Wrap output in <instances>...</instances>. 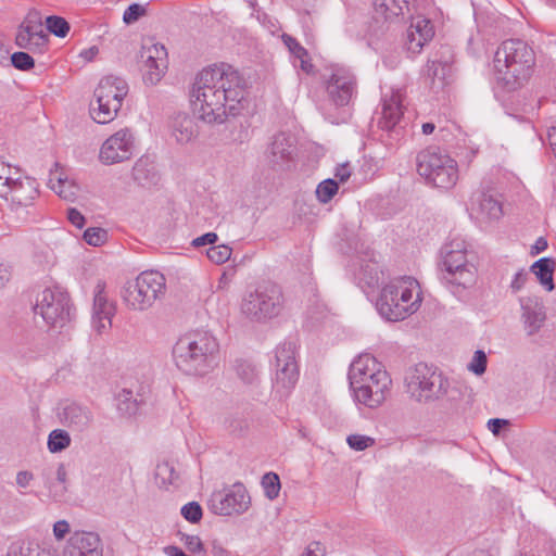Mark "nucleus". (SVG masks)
I'll return each instance as SVG.
<instances>
[{
	"instance_id": "nucleus-1",
	"label": "nucleus",
	"mask_w": 556,
	"mask_h": 556,
	"mask_svg": "<svg viewBox=\"0 0 556 556\" xmlns=\"http://www.w3.org/2000/svg\"><path fill=\"white\" fill-rule=\"evenodd\" d=\"M191 102L199 118L223 124L242 110L244 79L232 66L222 64L201 71L193 83Z\"/></svg>"
},
{
	"instance_id": "nucleus-2",
	"label": "nucleus",
	"mask_w": 556,
	"mask_h": 556,
	"mask_svg": "<svg viewBox=\"0 0 556 556\" xmlns=\"http://www.w3.org/2000/svg\"><path fill=\"white\" fill-rule=\"evenodd\" d=\"M406 392L418 403L441 402L445 410L458 408L460 390L451 386L443 372L426 363H418L405 375Z\"/></svg>"
},
{
	"instance_id": "nucleus-3",
	"label": "nucleus",
	"mask_w": 556,
	"mask_h": 556,
	"mask_svg": "<svg viewBox=\"0 0 556 556\" xmlns=\"http://www.w3.org/2000/svg\"><path fill=\"white\" fill-rule=\"evenodd\" d=\"M535 65V53L520 39H508L501 43L494 55L497 86L511 92L523 86Z\"/></svg>"
},
{
	"instance_id": "nucleus-4",
	"label": "nucleus",
	"mask_w": 556,
	"mask_h": 556,
	"mask_svg": "<svg viewBox=\"0 0 556 556\" xmlns=\"http://www.w3.org/2000/svg\"><path fill=\"white\" fill-rule=\"evenodd\" d=\"M219 345L208 331H190L173 348L176 366L188 375L204 376L218 364Z\"/></svg>"
},
{
	"instance_id": "nucleus-5",
	"label": "nucleus",
	"mask_w": 556,
	"mask_h": 556,
	"mask_svg": "<svg viewBox=\"0 0 556 556\" xmlns=\"http://www.w3.org/2000/svg\"><path fill=\"white\" fill-rule=\"evenodd\" d=\"M350 388L355 400L370 408L378 407L386 400L391 379L381 364L370 354L359 355L349 369Z\"/></svg>"
},
{
	"instance_id": "nucleus-6",
	"label": "nucleus",
	"mask_w": 556,
	"mask_h": 556,
	"mask_svg": "<svg viewBox=\"0 0 556 556\" xmlns=\"http://www.w3.org/2000/svg\"><path fill=\"white\" fill-rule=\"evenodd\" d=\"M418 281L408 276L395 278L386 285L376 302L380 316L389 321H399L415 313L419 307V294L413 300Z\"/></svg>"
},
{
	"instance_id": "nucleus-7",
	"label": "nucleus",
	"mask_w": 556,
	"mask_h": 556,
	"mask_svg": "<svg viewBox=\"0 0 556 556\" xmlns=\"http://www.w3.org/2000/svg\"><path fill=\"white\" fill-rule=\"evenodd\" d=\"M417 173L428 185L450 189L458 180V167L445 151L438 147H429L416 156Z\"/></svg>"
},
{
	"instance_id": "nucleus-8",
	"label": "nucleus",
	"mask_w": 556,
	"mask_h": 556,
	"mask_svg": "<svg viewBox=\"0 0 556 556\" xmlns=\"http://www.w3.org/2000/svg\"><path fill=\"white\" fill-rule=\"evenodd\" d=\"M441 280L457 289H467L476 283L477 268L467 257L464 240L455 239L446 243L442 250Z\"/></svg>"
},
{
	"instance_id": "nucleus-9",
	"label": "nucleus",
	"mask_w": 556,
	"mask_h": 556,
	"mask_svg": "<svg viewBox=\"0 0 556 556\" xmlns=\"http://www.w3.org/2000/svg\"><path fill=\"white\" fill-rule=\"evenodd\" d=\"M283 305L281 288L273 282H265L249 292L242 303L241 312L253 321H265L279 315Z\"/></svg>"
},
{
	"instance_id": "nucleus-10",
	"label": "nucleus",
	"mask_w": 556,
	"mask_h": 556,
	"mask_svg": "<svg viewBox=\"0 0 556 556\" xmlns=\"http://www.w3.org/2000/svg\"><path fill=\"white\" fill-rule=\"evenodd\" d=\"M165 292V277L156 270L141 273L123 290L126 305L136 311H144L153 305Z\"/></svg>"
},
{
	"instance_id": "nucleus-11",
	"label": "nucleus",
	"mask_w": 556,
	"mask_h": 556,
	"mask_svg": "<svg viewBox=\"0 0 556 556\" xmlns=\"http://www.w3.org/2000/svg\"><path fill=\"white\" fill-rule=\"evenodd\" d=\"M34 311L47 325L62 328L72 318L70 295L60 288H46L38 294Z\"/></svg>"
},
{
	"instance_id": "nucleus-12",
	"label": "nucleus",
	"mask_w": 556,
	"mask_h": 556,
	"mask_svg": "<svg viewBox=\"0 0 556 556\" xmlns=\"http://www.w3.org/2000/svg\"><path fill=\"white\" fill-rule=\"evenodd\" d=\"M295 344L286 341L276 349V380L275 391L280 400L287 397L299 380V366L295 359Z\"/></svg>"
},
{
	"instance_id": "nucleus-13",
	"label": "nucleus",
	"mask_w": 556,
	"mask_h": 556,
	"mask_svg": "<svg viewBox=\"0 0 556 556\" xmlns=\"http://www.w3.org/2000/svg\"><path fill=\"white\" fill-rule=\"evenodd\" d=\"M211 510L220 516L243 514L251 505V497L245 486L237 482L225 491H217L211 495L208 501Z\"/></svg>"
},
{
	"instance_id": "nucleus-14",
	"label": "nucleus",
	"mask_w": 556,
	"mask_h": 556,
	"mask_svg": "<svg viewBox=\"0 0 556 556\" xmlns=\"http://www.w3.org/2000/svg\"><path fill=\"white\" fill-rule=\"evenodd\" d=\"M139 62L143 73V80L149 85H156L167 68V51L161 43L143 45L139 52Z\"/></svg>"
},
{
	"instance_id": "nucleus-15",
	"label": "nucleus",
	"mask_w": 556,
	"mask_h": 556,
	"mask_svg": "<svg viewBox=\"0 0 556 556\" xmlns=\"http://www.w3.org/2000/svg\"><path fill=\"white\" fill-rule=\"evenodd\" d=\"M135 137L128 129H121L109 137L100 150L102 163L111 165L129 160L135 149Z\"/></svg>"
},
{
	"instance_id": "nucleus-16",
	"label": "nucleus",
	"mask_w": 556,
	"mask_h": 556,
	"mask_svg": "<svg viewBox=\"0 0 556 556\" xmlns=\"http://www.w3.org/2000/svg\"><path fill=\"white\" fill-rule=\"evenodd\" d=\"M328 100L336 106H345L356 92L355 76L346 68L337 67L327 80Z\"/></svg>"
},
{
	"instance_id": "nucleus-17",
	"label": "nucleus",
	"mask_w": 556,
	"mask_h": 556,
	"mask_svg": "<svg viewBox=\"0 0 556 556\" xmlns=\"http://www.w3.org/2000/svg\"><path fill=\"white\" fill-rule=\"evenodd\" d=\"M49 40L37 12L29 13L16 34L15 43L33 52H41Z\"/></svg>"
},
{
	"instance_id": "nucleus-18",
	"label": "nucleus",
	"mask_w": 556,
	"mask_h": 556,
	"mask_svg": "<svg viewBox=\"0 0 556 556\" xmlns=\"http://www.w3.org/2000/svg\"><path fill=\"white\" fill-rule=\"evenodd\" d=\"M453 52L447 46L440 50L428 61L427 76L431 79V88L435 91L443 89L452 75Z\"/></svg>"
},
{
	"instance_id": "nucleus-19",
	"label": "nucleus",
	"mask_w": 556,
	"mask_h": 556,
	"mask_svg": "<svg viewBox=\"0 0 556 556\" xmlns=\"http://www.w3.org/2000/svg\"><path fill=\"white\" fill-rule=\"evenodd\" d=\"M402 94L400 91H394L381 101V110L377 112V126L379 129L400 135V122L403 116Z\"/></svg>"
},
{
	"instance_id": "nucleus-20",
	"label": "nucleus",
	"mask_w": 556,
	"mask_h": 556,
	"mask_svg": "<svg viewBox=\"0 0 556 556\" xmlns=\"http://www.w3.org/2000/svg\"><path fill=\"white\" fill-rule=\"evenodd\" d=\"M100 536L94 532L76 531L71 534L63 556H103Z\"/></svg>"
},
{
	"instance_id": "nucleus-21",
	"label": "nucleus",
	"mask_w": 556,
	"mask_h": 556,
	"mask_svg": "<svg viewBox=\"0 0 556 556\" xmlns=\"http://www.w3.org/2000/svg\"><path fill=\"white\" fill-rule=\"evenodd\" d=\"M521 320L528 336L540 331L546 319L545 307L541 298L528 295L519 298Z\"/></svg>"
},
{
	"instance_id": "nucleus-22",
	"label": "nucleus",
	"mask_w": 556,
	"mask_h": 556,
	"mask_svg": "<svg viewBox=\"0 0 556 556\" xmlns=\"http://www.w3.org/2000/svg\"><path fill=\"white\" fill-rule=\"evenodd\" d=\"M104 290L105 283L98 281L93 295L92 326L99 333L111 327L115 314V305L108 300Z\"/></svg>"
},
{
	"instance_id": "nucleus-23",
	"label": "nucleus",
	"mask_w": 556,
	"mask_h": 556,
	"mask_svg": "<svg viewBox=\"0 0 556 556\" xmlns=\"http://www.w3.org/2000/svg\"><path fill=\"white\" fill-rule=\"evenodd\" d=\"M38 184L36 179L23 176L21 173L20 179L9 187V192L5 197H2L7 201L11 202V206L14 210L20 207H27L33 204L34 200L38 197Z\"/></svg>"
},
{
	"instance_id": "nucleus-24",
	"label": "nucleus",
	"mask_w": 556,
	"mask_h": 556,
	"mask_svg": "<svg viewBox=\"0 0 556 556\" xmlns=\"http://www.w3.org/2000/svg\"><path fill=\"white\" fill-rule=\"evenodd\" d=\"M293 151V137L286 132H279L274 136L267 150L266 157L274 168L283 169L291 162Z\"/></svg>"
},
{
	"instance_id": "nucleus-25",
	"label": "nucleus",
	"mask_w": 556,
	"mask_h": 556,
	"mask_svg": "<svg viewBox=\"0 0 556 556\" xmlns=\"http://www.w3.org/2000/svg\"><path fill=\"white\" fill-rule=\"evenodd\" d=\"M40 478L43 486L48 490V496L55 502L62 501L67 493V471L64 464L43 467Z\"/></svg>"
},
{
	"instance_id": "nucleus-26",
	"label": "nucleus",
	"mask_w": 556,
	"mask_h": 556,
	"mask_svg": "<svg viewBox=\"0 0 556 556\" xmlns=\"http://www.w3.org/2000/svg\"><path fill=\"white\" fill-rule=\"evenodd\" d=\"M471 214L484 223L498 220L503 215L502 203L492 194L478 191L471 198Z\"/></svg>"
},
{
	"instance_id": "nucleus-27",
	"label": "nucleus",
	"mask_w": 556,
	"mask_h": 556,
	"mask_svg": "<svg viewBox=\"0 0 556 556\" xmlns=\"http://www.w3.org/2000/svg\"><path fill=\"white\" fill-rule=\"evenodd\" d=\"M60 417L67 428L77 432L87 430L93 421V414L90 408L76 402L66 404Z\"/></svg>"
},
{
	"instance_id": "nucleus-28",
	"label": "nucleus",
	"mask_w": 556,
	"mask_h": 556,
	"mask_svg": "<svg viewBox=\"0 0 556 556\" xmlns=\"http://www.w3.org/2000/svg\"><path fill=\"white\" fill-rule=\"evenodd\" d=\"M128 93V85L125 79L109 75L103 77L94 90V98L100 101L112 102L114 105L123 103L124 98Z\"/></svg>"
},
{
	"instance_id": "nucleus-29",
	"label": "nucleus",
	"mask_w": 556,
	"mask_h": 556,
	"mask_svg": "<svg viewBox=\"0 0 556 556\" xmlns=\"http://www.w3.org/2000/svg\"><path fill=\"white\" fill-rule=\"evenodd\" d=\"M416 0H374V8L377 15L386 21L402 16L413 17Z\"/></svg>"
},
{
	"instance_id": "nucleus-30",
	"label": "nucleus",
	"mask_w": 556,
	"mask_h": 556,
	"mask_svg": "<svg viewBox=\"0 0 556 556\" xmlns=\"http://www.w3.org/2000/svg\"><path fill=\"white\" fill-rule=\"evenodd\" d=\"M134 179L142 187H151L160 181L154 162L147 155L141 156L132 167Z\"/></svg>"
},
{
	"instance_id": "nucleus-31",
	"label": "nucleus",
	"mask_w": 556,
	"mask_h": 556,
	"mask_svg": "<svg viewBox=\"0 0 556 556\" xmlns=\"http://www.w3.org/2000/svg\"><path fill=\"white\" fill-rule=\"evenodd\" d=\"M172 134L178 143H188L198 134L197 124L187 114H177L172 122Z\"/></svg>"
},
{
	"instance_id": "nucleus-32",
	"label": "nucleus",
	"mask_w": 556,
	"mask_h": 556,
	"mask_svg": "<svg viewBox=\"0 0 556 556\" xmlns=\"http://www.w3.org/2000/svg\"><path fill=\"white\" fill-rule=\"evenodd\" d=\"M530 270L535 275L539 282L546 291L551 292L555 289L553 280L555 261L552 257H542L535 261L531 265Z\"/></svg>"
},
{
	"instance_id": "nucleus-33",
	"label": "nucleus",
	"mask_w": 556,
	"mask_h": 556,
	"mask_svg": "<svg viewBox=\"0 0 556 556\" xmlns=\"http://www.w3.org/2000/svg\"><path fill=\"white\" fill-rule=\"evenodd\" d=\"M48 185L50 188L66 201H74L76 198L77 187L66 177H63L58 169L50 172Z\"/></svg>"
},
{
	"instance_id": "nucleus-34",
	"label": "nucleus",
	"mask_w": 556,
	"mask_h": 556,
	"mask_svg": "<svg viewBox=\"0 0 556 556\" xmlns=\"http://www.w3.org/2000/svg\"><path fill=\"white\" fill-rule=\"evenodd\" d=\"M383 276L380 265L375 261H369L361 265L358 279L359 282L363 283V287L369 289L379 287L380 283L383 282Z\"/></svg>"
},
{
	"instance_id": "nucleus-35",
	"label": "nucleus",
	"mask_w": 556,
	"mask_h": 556,
	"mask_svg": "<svg viewBox=\"0 0 556 556\" xmlns=\"http://www.w3.org/2000/svg\"><path fill=\"white\" fill-rule=\"evenodd\" d=\"M121 108V104L114 105L110 101H100L99 98H96V102L91 103L90 114L93 121L98 124H106L114 119Z\"/></svg>"
},
{
	"instance_id": "nucleus-36",
	"label": "nucleus",
	"mask_w": 556,
	"mask_h": 556,
	"mask_svg": "<svg viewBox=\"0 0 556 556\" xmlns=\"http://www.w3.org/2000/svg\"><path fill=\"white\" fill-rule=\"evenodd\" d=\"M235 370L237 377L244 383L245 386L255 389L260 384V369L255 364L250 361L239 359L236 362Z\"/></svg>"
},
{
	"instance_id": "nucleus-37",
	"label": "nucleus",
	"mask_w": 556,
	"mask_h": 556,
	"mask_svg": "<svg viewBox=\"0 0 556 556\" xmlns=\"http://www.w3.org/2000/svg\"><path fill=\"white\" fill-rule=\"evenodd\" d=\"M7 556H46V554L35 542L16 541L10 545Z\"/></svg>"
},
{
	"instance_id": "nucleus-38",
	"label": "nucleus",
	"mask_w": 556,
	"mask_h": 556,
	"mask_svg": "<svg viewBox=\"0 0 556 556\" xmlns=\"http://www.w3.org/2000/svg\"><path fill=\"white\" fill-rule=\"evenodd\" d=\"M433 38V33L427 28L424 34L417 35L414 29L408 28L405 48L412 54H418L421 52L424 46Z\"/></svg>"
},
{
	"instance_id": "nucleus-39",
	"label": "nucleus",
	"mask_w": 556,
	"mask_h": 556,
	"mask_svg": "<svg viewBox=\"0 0 556 556\" xmlns=\"http://www.w3.org/2000/svg\"><path fill=\"white\" fill-rule=\"evenodd\" d=\"M21 170L0 160V197H5L9 187L20 179Z\"/></svg>"
},
{
	"instance_id": "nucleus-40",
	"label": "nucleus",
	"mask_w": 556,
	"mask_h": 556,
	"mask_svg": "<svg viewBox=\"0 0 556 556\" xmlns=\"http://www.w3.org/2000/svg\"><path fill=\"white\" fill-rule=\"evenodd\" d=\"M71 444L70 434L62 429H55L48 437V448L51 453H59Z\"/></svg>"
},
{
	"instance_id": "nucleus-41",
	"label": "nucleus",
	"mask_w": 556,
	"mask_h": 556,
	"mask_svg": "<svg viewBox=\"0 0 556 556\" xmlns=\"http://www.w3.org/2000/svg\"><path fill=\"white\" fill-rule=\"evenodd\" d=\"M68 22L61 16L50 15L46 18V31H49L56 37L64 38L70 31Z\"/></svg>"
},
{
	"instance_id": "nucleus-42",
	"label": "nucleus",
	"mask_w": 556,
	"mask_h": 556,
	"mask_svg": "<svg viewBox=\"0 0 556 556\" xmlns=\"http://www.w3.org/2000/svg\"><path fill=\"white\" fill-rule=\"evenodd\" d=\"M339 190V184L337 180L328 178L318 184L316 188V197L319 202L328 203Z\"/></svg>"
},
{
	"instance_id": "nucleus-43",
	"label": "nucleus",
	"mask_w": 556,
	"mask_h": 556,
	"mask_svg": "<svg viewBox=\"0 0 556 556\" xmlns=\"http://www.w3.org/2000/svg\"><path fill=\"white\" fill-rule=\"evenodd\" d=\"M262 486L267 498H277L281 489L279 476L273 471L265 473L262 478Z\"/></svg>"
},
{
	"instance_id": "nucleus-44",
	"label": "nucleus",
	"mask_w": 556,
	"mask_h": 556,
	"mask_svg": "<svg viewBox=\"0 0 556 556\" xmlns=\"http://www.w3.org/2000/svg\"><path fill=\"white\" fill-rule=\"evenodd\" d=\"M225 427L236 435L243 434L248 427V419L241 413H233L226 417Z\"/></svg>"
},
{
	"instance_id": "nucleus-45",
	"label": "nucleus",
	"mask_w": 556,
	"mask_h": 556,
	"mask_svg": "<svg viewBox=\"0 0 556 556\" xmlns=\"http://www.w3.org/2000/svg\"><path fill=\"white\" fill-rule=\"evenodd\" d=\"M232 250L226 244L212 245L206 250L207 257L215 264H223L231 256Z\"/></svg>"
},
{
	"instance_id": "nucleus-46",
	"label": "nucleus",
	"mask_w": 556,
	"mask_h": 556,
	"mask_svg": "<svg viewBox=\"0 0 556 556\" xmlns=\"http://www.w3.org/2000/svg\"><path fill=\"white\" fill-rule=\"evenodd\" d=\"M132 392L124 389L118 396V409L126 415H135L138 412L137 400H131Z\"/></svg>"
},
{
	"instance_id": "nucleus-47",
	"label": "nucleus",
	"mask_w": 556,
	"mask_h": 556,
	"mask_svg": "<svg viewBox=\"0 0 556 556\" xmlns=\"http://www.w3.org/2000/svg\"><path fill=\"white\" fill-rule=\"evenodd\" d=\"M84 240L92 247H100L108 239V231L100 227L87 228L83 236Z\"/></svg>"
},
{
	"instance_id": "nucleus-48",
	"label": "nucleus",
	"mask_w": 556,
	"mask_h": 556,
	"mask_svg": "<svg viewBox=\"0 0 556 556\" xmlns=\"http://www.w3.org/2000/svg\"><path fill=\"white\" fill-rule=\"evenodd\" d=\"M11 64L18 71H29L35 66L34 58L27 52L18 51L14 52L10 56Z\"/></svg>"
},
{
	"instance_id": "nucleus-49",
	"label": "nucleus",
	"mask_w": 556,
	"mask_h": 556,
	"mask_svg": "<svg viewBox=\"0 0 556 556\" xmlns=\"http://www.w3.org/2000/svg\"><path fill=\"white\" fill-rule=\"evenodd\" d=\"M180 541L184 543L186 548L192 554H200L204 552V544L201 541L200 536L193 534H187L184 532H178Z\"/></svg>"
},
{
	"instance_id": "nucleus-50",
	"label": "nucleus",
	"mask_w": 556,
	"mask_h": 556,
	"mask_svg": "<svg viewBox=\"0 0 556 556\" xmlns=\"http://www.w3.org/2000/svg\"><path fill=\"white\" fill-rule=\"evenodd\" d=\"M180 513L182 517L191 523H198L203 516L202 507L198 502H190L184 505Z\"/></svg>"
},
{
	"instance_id": "nucleus-51",
	"label": "nucleus",
	"mask_w": 556,
	"mask_h": 556,
	"mask_svg": "<svg viewBox=\"0 0 556 556\" xmlns=\"http://www.w3.org/2000/svg\"><path fill=\"white\" fill-rule=\"evenodd\" d=\"M346 443L354 451H364L375 444V439L364 434H350Z\"/></svg>"
},
{
	"instance_id": "nucleus-52",
	"label": "nucleus",
	"mask_w": 556,
	"mask_h": 556,
	"mask_svg": "<svg viewBox=\"0 0 556 556\" xmlns=\"http://www.w3.org/2000/svg\"><path fill=\"white\" fill-rule=\"evenodd\" d=\"M281 39L294 58H308L307 50L294 37L285 33Z\"/></svg>"
},
{
	"instance_id": "nucleus-53",
	"label": "nucleus",
	"mask_w": 556,
	"mask_h": 556,
	"mask_svg": "<svg viewBox=\"0 0 556 556\" xmlns=\"http://www.w3.org/2000/svg\"><path fill=\"white\" fill-rule=\"evenodd\" d=\"M146 14H147L146 5H142L140 3H131L124 11L123 21L127 25H130V24L137 22L140 17L144 16Z\"/></svg>"
},
{
	"instance_id": "nucleus-54",
	"label": "nucleus",
	"mask_w": 556,
	"mask_h": 556,
	"mask_svg": "<svg viewBox=\"0 0 556 556\" xmlns=\"http://www.w3.org/2000/svg\"><path fill=\"white\" fill-rule=\"evenodd\" d=\"M488 365V358L483 351L478 350L475 352L473 357L468 365V369L473 374L480 376L485 372Z\"/></svg>"
},
{
	"instance_id": "nucleus-55",
	"label": "nucleus",
	"mask_w": 556,
	"mask_h": 556,
	"mask_svg": "<svg viewBox=\"0 0 556 556\" xmlns=\"http://www.w3.org/2000/svg\"><path fill=\"white\" fill-rule=\"evenodd\" d=\"M34 473L29 470H20L15 477V483L20 489L21 494H26L27 492L23 491L30 486L34 481Z\"/></svg>"
},
{
	"instance_id": "nucleus-56",
	"label": "nucleus",
	"mask_w": 556,
	"mask_h": 556,
	"mask_svg": "<svg viewBox=\"0 0 556 556\" xmlns=\"http://www.w3.org/2000/svg\"><path fill=\"white\" fill-rule=\"evenodd\" d=\"M529 275L525 269L517 271L510 282V290L513 293L519 292L527 283Z\"/></svg>"
},
{
	"instance_id": "nucleus-57",
	"label": "nucleus",
	"mask_w": 556,
	"mask_h": 556,
	"mask_svg": "<svg viewBox=\"0 0 556 556\" xmlns=\"http://www.w3.org/2000/svg\"><path fill=\"white\" fill-rule=\"evenodd\" d=\"M218 240V236L215 232H206L198 238H194L191 242L192 247L200 248L204 245H214Z\"/></svg>"
},
{
	"instance_id": "nucleus-58",
	"label": "nucleus",
	"mask_w": 556,
	"mask_h": 556,
	"mask_svg": "<svg viewBox=\"0 0 556 556\" xmlns=\"http://www.w3.org/2000/svg\"><path fill=\"white\" fill-rule=\"evenodd\" d=\"M326 547L318 541L311 542L301 556H326Z\"/></svg>"
},
{
	"instance_id": "nucleus-59",
	"label": "nucleus",
	"mask_w": 556,
	"mask_h": 556,
	"mask_svg": "<svg viewBox=\"0 0 556 556\" xmlns=\"http://www.w3.org/2000/svg\"><path fill=\"white\" fill-rule=\"evenodd\" d=\"M67 219L72 225L79 229H81L86 223L85 216L74 207L67 210Z\"/></svg>"
},
{
	"instance_id": "nucleus-60",
	"label": "nucleus",
	"mask_w": 556,
	"mask_h": 556,
	"mask_svg": "<svg viewBox=\"0 0 556 556\" xmlns=\"http://www.w3.org/2000/svg\"><path fill=\"white\" fill-rule=\"evenodd\" d=\"M410 29H414V31L419 35L424 34L427 28L430 29V33L434 34L433 26L431 22L427 18L418 17L415 23H412L409 26Z\"/></svg>"
},
{
	"instance_id": "nucleus-61",
	"label": "nucleus",
	"mask_w": 556,
	"mask_h": 556,
	"mask_svg": "<svg viewBox=\"0 0 556 556\" xmlns=\"http://www.w3.org/2000/svg\"><path fill=\"white\" fill-rule=\"evenodd\" d=\"M351 174H352V172H351L350 163L340 164L336 167V170H334V177L340 182H345L351 177Z\"/></svg>"
},
{
	"instance_id": "nucleus-62",
	"label": "nucleus",
	"mask_w": 556,
	"mask_h": 556,
	"mask_svg": "<svg viewBox=\"0 0 556 556\" xmlns=\"http://www.w3.org/2000/svg\"><path fill=\"white\" fill-rule=\"evenodd\" d=\"M509 425L507 419L492 418L488 421V429L494 434L498 435L502 429Z\"/></svg>"
},
{
	"instance_id": "nucleus-63",
	"label": "nucleus",
	"mask_w": 556,
	"mask_h": 556,
	"mask_svg": "<svg viewBox=\"0 0 556 556\" xmlns=\"http://www.w3.org/2000/svg\"><path fill=\"white\" fill-rule=\"evenodd\" d=\"M12 275V267L9 263L0 262V290L7 285Z\"/></svg>"
},
{
	"instance_id": "nucleus-64",
	"label": "nucleus",
	"mask_w": 556,
	"mask_h": 556,
	"mask_svg": "<svg viewBox=\"0 0 556 556\" xmlns=\"http://www.w3.org/2000/svg\"><path fill=\"white\" fill-rule=\"evenodd\" d=\"M70 531V525L65 520H59L53 526V534L58 540H61Z\"/></svg>"
}]
</instances>
